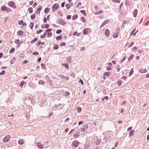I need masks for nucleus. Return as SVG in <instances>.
Here are the masks:
<instances>
[{"instance_id": "obj_17", "label": "nucleus", "mask_w": 149, "mask_h": 149, "mask_svg": "<svg viewBox=\"0 0 149 149\" xmlns=\"http://www.w3.org/2000/svg\"><path fill=\"white\" fill-rule=\"evenodd\" d=\"M139 72L141 73H146L147 71L146 69H141L140 70Z\"/></svg>"}, {"instance_id": "obj_51", "label": "nucleus", "mask_w": 149, "mask_h": 149, "mask_svg": "<svg viewBox=\"0 0 149 149\" xmlns=\"http://www.w3.org/2000/svg\"><path fill=\"white\" fill-rule=\"evenodd\" d=\"M81 19L82 21L83 22H85V20L84 17H82L81 18Z\"/></svg>"}, {"instance_id": "obj_37", "label": "nucleus", "mask_w": 149, "mask_h": 149, "mask_svg": "<svg viewBox=\"0 0 149 149\" xmlns=\"http://www.w3.org/2000/svg\"><path fill=\"white\" fill-rule=\"evenodd\" d=\"M134 44V42H131L130 44L129 45V46L128 47L129 48L131 46H132Z\"/></svg>"}, {"instance_id": "obj_1", "label": "nucleus", "mask_w": 149, "mask_h": 149, "mask_svg": "<svg viewBox=\"0 0 149 149\" xmlns=\"http://www.w3.org/2000/svg\"><path fill=\"white\" fill-rule=\"evenodd\" d=\"M10 136L9 135H8L5 136L3 139V141L5 143L8 142L10 139Z\"/></svg>"}, {"instance_id": "obj_36", "label": "nucleus", "mask_w": 149, "mask_h": 149, "mask_svg": "<svg viewBox=\"0 0 149 149\" xmlns=\"http://www.w3.org/2000/svg\"><path fill=\"white\" fill-rule=\"evenodd\" d=\"M80 13L85 16H86V14L85 13V11L84 10H81L80 11Z\"/></svg>"}, {"instance_id": "obj_7", "label": "nucleus", "mask_w": 149, "mask_h": 149, "mask_svg": "<svg viewBox=\"0 0 149 149\" xmlns=\"http://www.w3.org/2000/svg\"><path fill=\"white\" fill-rule=\"evenodd\" d=\"M138 10L136 9H135L133 12V14L134 17H135L137 15Z\"/></svg>"}, {"instance_id": "obj_9", "label": "nucleus", "mask_w": 149, "mask_h": 149, "mask_svg": "<svg viewBox=\"0 0 149 149\" xmlns=\"http://www.w3.org/2000/svg\"><path fill=\"white\" fill-rule=\"evenodd\" d=\"M105 36L108 37L109 35V31L108 29H106L105 31Z\"/></svg>"}, {"instance_id": "obj_57", "label": "nucleus", "mask_w": 149, "mask_h": 149, "mask_svg": "<svg viewBox=\"0 0 149 149\" xmlns=\"http://www.w3.org/2000/svg\"><path fill=\"white\" fill-rule=\"evenodd\" d=\"M19 39H17L15 40V42L16 44H17L19 42Z\"/></svg>"}, {"instance_id": "obj_4", "label": "nucleus", "mask_w": 149, "mask_h": 149, "mask_svg": "<svg viewBox=\"0 0 149 149\" xmlns=\"http://www.w3.org/2000/svg\"><path fill=\"white\" fill-rule=\"evenodd\" d=\"M1 10L3 11H6L7 12H9L10 11V8L6 6H2L1 8Z\"/></svg>"}, {"instance_id": "obj_25", "label": "nucleus", "mask_w": 149, "mask_h": 149, "mask_svg": "<svg viewBox=\"0 0 149 149\" xmlns=\"http://www.w3.org/2000/svg\"><path fill=\"white\" fill-rule=\"evenodd\" d=\"M49 11V8H47L45 9L44 10V12L45 13H47Z\"/></svg>"}, {"instance_id": "obj_35", "label": "nucleus", "mask_w": 149, "mask_h": 149, "mask_svg": "<svg viewBox=\"0 0 149 149\" xmlns=\"http://www.w3.org/2000/svg\"><path fill=\"white\" fill-rule=\"evenodd\" d=\"M38 40V38H35L31 42V43H32L34 42H36L37 41V40Z\"/></svg>"}, {"instance_id": "obj_60", "label": "nucleus", "mask_w": 149, "mask_h": 149, "mask_svg": "<svg viewBox=\"0 0 149 149\" xmlns=\"http://www.w3.org/2000/svg\"><path fill=\"white\" fill-rule=\"evenodd\" d=\"M71 18V15H68L67 17V19H70Z\"/></svg>"}, {"instance_id": "obj_32", "label": "nucleus", "mask_w": 149, "mask_h": 149, "mask_svg": "<svg viewBox=\"0 0 149 149\" xmlns=\"http://www.w3.org/2000/svg\"><path fill=\"white\" fill-rule=\"evenodd\" d=\"M33 23H31L29 24V26L30 27L31 29H32L33 28Z\"/></svg>"}, {"instance_id": "obj_54", "label": "nucleus", "mask_w": 149, "mask_h": 149, "mask_svg": "<svg viewBox=\"0 0 149 149\" xmlns=\"http://www.w3.org/2000/svg\"><path fill=\"white\" fill-rule=\"evenodd\" d=\"M33 54L34 55H37L38 54V52H33Z\"/></svg>"}, {"instance_id": "obj_33", "label": "nucleus", "mask_w": 149, "mask_h": 149, "mask_svg": "<svg viewBox=\"0 0 149 149\" xmlns=\"http://www.w3.org/2000/svg\"><path fill=\"white\" fill-rule=\"evenodd\" d=\"M52 35V33H49L47 34V37L48 38L51 37Z\"/></svg>"}, {"instance_id": "obj_43", "label": "nucleus", "mask_w": 149, "mask_h": 149, "mask_svg": "<svg viewBox=\"0 0 149 149\" xmlns=\"http://www.w3.org/2000/svg\"><path fill=\"white\" fill-rule=\"evenodd\" d=\"M122 84V82L121 81H117V84L119 86H120Z\"/></svg>"}, {"instance_id": "obj_11", "label": "nucleus", "mask_w": 149, "mask_h": 149, "mask_svg": "<svg viewBox=\"0 0 149 149\" xmlns=\"http://www.w3.org/2000/svg\"><path fill=\"white\" fill-rule=\"evenodd\" d=\"M109 22V20H105L103 23L100 26V27H102L103 26L105 25L106 24L108 23Z\"/></svg>"}, {"instance_id": "obj_50", "label": "nucleus", "mask_w": 149, "mask_h": 149, "mask_svg": "<svg viewBox=\"0 0 149 149\" xmlns=\"http://www.w3.org/2000/svg\"><path fill=\"white\" fill-rule=\"evenodd\" d=\"M23 21L22 20H21L18 22V24L19 25H21L23 23Z\"/></svg>"}, {"instance_id": "obj_21", "label": "nucleus", "mask_w": 149, "mask_h": 149, "mask_svg": "<svg viewBox=\"0 0 149 149\" xmlns=\"http://www.w3.org/2000/svg\"><path fill=\"white\" fill-rule=\"evenodd\" d=\"M134 132V130H131L129 133V135L130 136H132L133 135V134Z\"/></svg>"}, {"instance_id": "obj_20", "label": "nucleus", "mask_w": 149, "mask_h": 149, "mask_svg": "<svg viewBox=\"0 0 149 149\" xmlns=\"http://www.w3.org/2000/svg\"><path fill=\"white\" fill-rule=\"evenodd\" d=\"M41 10V6H40V7L38 8L36 11V14H39L40 13V11Z\"/></svg>"}, {"instance_id": "obj_48", "label": "nucleus", "mask_w": 149, "mask_h": 149, "mask_svg": "<svg viewBox=\"0 0 149 149\" xmlns=\"http://www.w3.org/2000/svg\"><path fill=\"white\" fill-rule=\"evenodd\" d=\"M133 56V54H132L131 56H130L129 58L128 59V61H130V60H131V59H132V58Z\"/></svg>"}, {"instance_id": "obj_16", "label": "nucleus", "mask_w": 149, "mask_h": 149, "mask_svg": "<svg viewBox=\"0 0 149 149\" xmlns=\"http://www.w3.org/2000/svg\"><path fill=\"white\" fill-rule=\"evenodd\" d=\"M62 65L67 70H68L69 67L67 63H62Z\"/></svg>"}, {"instance_id": "obj_63", "label": "nucleus", "mask_w": 149, "mask_h": 149, "mask_svg": "<svg viewBox=\"0 0 149 149\" xmlns=\"http://www.w3.org/2000/svg\"><path fill=\"white\" fill-rule=\"evenodd\" d=\"M122 79H124L125 80H126V77L125 76H123L122 77Z\"/></svg>"}, {"instance_id": "obj_41", "label": "nucleus", "mask_w": 149, "mask_h": 149, "mask_svg": "<svg viewBox=\"0 0 149 149\" xmlns=\"http://www.w3.org/2000/svg\"><path fill=\"white\" fill-rule=\"evenodd\" d=\"M15 50V49L14 48H12L10 51V53H12Z\"/></svg>"}, {"instance_id": "obj_27", "label": "nucleus", "mask_w": 149, "mask_h": 149, "mask_svg": "<svg viewBox=\"0 0 149 149\" xmlns=\"http://www.w3.org/2000/svg\"><path fill=\"white\" fill-rule=\"evenodd\" d=\"M30 13H31L33 12V9L31 7H29L28 9Z\"/></svg>"}, {"instance_id": "obj_13", "label": "nucleus", "mask_w": 149, "mask_h": 149, "mask_svg": "<svg viewBox=\"0 0 149 149\" xmlns=\"http://www.w3.org/2000/svg\"><path fill=\"white\" fill-rule=\"evenodd\" d=\"M83 149H90V147L88 144H85L84 146Z\"/></svg>"}, {"instance_id": "obj_2", "label": "nucleus", "mask_w": 149, "mask_h": 149, "mask_svg": "<svg viewBox=\"0 0 149 149\" xmlns=\"http://www.w3.org/2000/svg\"><path fill=\"white\" fill-rule=\"evenodd\" d=\"M90 29L89 28H86L85 29L83 30V34L84 35H86L90 32Z\"/></svg>"}, {"instance_id": "obj_28", "label": "nucleus", "mask_w": 149, "mask_h": 149, "mask_svg": "<svg viewBox=\"0 0 149 149\" xmlns=\"http://www.w3.org/2000/svg\"><path fill=\"white\" fill-rule=\"evenodd\" d=\"M133 68H132L131 69L130 71L129 74V76H131L133 74Z\"/></svg>"}, {"instance_id": "obj_47", "label": "nucleus", "mask_w": 149, "mask_h": 149, "mask_svg": "<svg viewBox=\"0 0 149 149\" xmlns=\"http://www.w3.org/2000/svg\"><path fill=\"white\" fill-rule=\"evenodd\" d=\"M62 32V31L61 30H58L56 31V33L57 34H59L61 33Z\"/></svg>"}, {"instance_id": "obj_44", "label": "nucleus", "mask_w": 149, "mask_h": 149, "mask_svg": "<svg viewBox=\"0 0 149 149\" xmlns=\"http://www.w3.org/2000/svg\"><path fill=\"white\" fill-rule=\"evenodd\" d=\"M109 72H105L104 74V76H108L109 75Z\"/></svg>"}, {"instance_id": "obj_46", "label": "nucleus", "mask_w": 149, "mask_h": 149, "mask_svg": "<svg viewBox=\"0 0 149 149\" xmlns=\"http://www.w3.org/2000/svg\"><path fill=\"white\" fill-rule=\"evenodd\" d=\"M88 125L87 124H85L83 126V127H84V128H85V129L86 130L88 128Z\"/></svg>"}, {"instance_id": "obj_58", "label": "nucleus", "mask_w": 149, "mask_h": 149, "mask_svg": "<svg viewBox=\"0 0 149 149\" xmlns=\"http://www.w3.org/2000/svg\"><path fill=\"white\" fill-rule=\"evenodd\" d=\"M149 24V21H147L145 24V26H147Z\"/></svg>"}, {"instance_id": "obj_26", "label": "nucleus", "mask_w": 149, "mask_h": 149, "mask_svg": "<svg viewBox=\"0 0 149 149\" xmlns=\"http://www.w3.org/2000/svg\"><path fill=\"white\" fill-rule=\"evenodd\" d=\"M113 2H115L117 3H119L120 2V1L119 0H111Z\"/></svg>"}, {"instance_id": "obj_34", "label": "nucleus", "mask_w": 149, "mask_h": 149, "mask_svg": "<svg viewBox=\"0 0 149 149\" xmlns=\"http://www.w3.org/2000/svg\"><path fill=\"white\" fill-rule=\"evenodd\" d=\"M58 48V46L57 45H54V49H57Z\"/></svg>"}, {"instance_id": "obj_6", "label": "nucleus", "mask_w": 149, "mask_h": 149, "mask_svg": "<svg viewBox=\"0 0 149 149\" xmlns=\"http://www.w3.org/2000/svg\"><path fill=\"white\" fill-rule=\"evenodd\" d=\"M58 7V4H56L53 5L52 7V9L53 11H54L56 9H57Z\"/></svg>"}, {"instance_id": "obj_30", "label": "nucleus", "mask_w": 149, "mask_h": 149, "mask_svg": "<svg viewBox=\"0 0 149 149\" xmlns=\"http://www.w3.org/2000/svg\"><path fill=\"white\" fill-rule=\"evenodd\" d=\"M62 36H57L56 38V39L57 40H60L62 39Z\"/></svg>"}, {"instance_id": "obj_64", "label": "nucleus", "mask_w": 149, "mask_h": 149, "mask_svg": "<svg viewBox=\"0 0 149 149\" xmlns=\"http://www.w3.org/2000/svg\"><path fill=\"white\" fill-rule=\"evenodd\" d=\"M79 81L81 83V84L82 85H83V81L81 79H79Z\"/></svg>"}, {"instance_id": "obj_3", "label": "nucleus", "mask_w": 149, "mask_h": 149, "mask_svg": "<svg viewBox=\"0 0 149 149\" xmlns=\"http://www.w3.org/2000/svg\"><path fill=\"white\" fill-rule=\"evenodd\" d=\"M8 6L14 8H16V7L14 4V2L12 1H10L8 3Z\"/></svg>"}, {"instance_id": "obj_59", "label": "nucleus", "mask_w": 149, "mask_h": 149, "mask_svg": "<svg viewBox=\"0 0 149 149\" xmlns=\"http://www.w3.org/2000/svg\"><path fill=\"white\" fill-rule=\"evenodd\" d=\"M65 45H66L65 43L64 42H62L61 44V46H64Z\"/></svg>"}, {"instance_id": "obj_12", "label": "nucleus", "mask_w": 149, "mask_h": 149, "mask_svg": "<svg viewBox=\"0 0 149 149\" xmlns=\"http://www.w3.org/2000/svg\"><path fill=\"white\" fill-rule=\"evenodd\" d=\"M59 23L62 25H64L66 24V22L63 20L60 19L59 21Z\"/></svg>"}, {"instance_id": "obj_49", "label": "nucleus", "mask_w": 149, "mask_h": 149, "mask_svg": "<svg viewBox=\"0 0 149 149\" xmlns=\"http://www.w3.org/2000/svg\"><path fill=\"white\" fill-rule=\"evenodd\" d=\"M106 90L105 89H103L102 90V93L103 94V95H104L106 93Z\"/></svg>"}, {"instance_id": "obj_8", "label": "nucleus", "mask_w": 149, "mask_h": 149, "mask_svg": "<svg viewBox=\"0 0 149 149\" xmlns=\"http://www.w3.org/2000/svg\"><path fill=\"white\" fill-rule=\"evenodd\" d=\"M136 29H134L131 32V36L133 35L134 36H135L136 35V33L138 31H136V32H135L136 31Z\"/></svg>"}, {"instance_id": "obj_53", "label": "nucleus", "mask_w": 149, "mask_h": 149, "mask_svg": "<svg viewBox=\"0 0 149 149\" xmlns=\"http://www.w3.org/2000/svg\"><path fill=\"white\" fill-rule=\"evenodd\" d=\"M49 25L48 24H46L45 25V28L46 29L48 28V27H49Z\"/></svg>"}, {"instance_id": "obj_23", "label": "nucleus", "mask_w": 149, "mask_h": 149, "mask_svg": "<svg viewBox=\"0 0 149 149\" xmlns=\"http://www.w3.org/2000/svg\"><path fill=\"white\" fill-rule=\"evenodd\" d=\"M81 110L82 109L80 107H78L77 109V111L78 113L80 112L81 111Z\"/></svg>"}, {"instance_id": "obj_55", "label": "nucleus", "mask_w": 149, "mask_h": 149, "mask_svg": "<svg viewBox=\"0 0 149 149\" xmlns=\"http://www.w3.org/2000/svg\"><path fill=\"white\" fill-rule=\"evenodd\" d=\"M52 29H47L46 30V33H47L48 32L51 31H52Z\"/></svg>"}, {"instance_id": "obj_24", "label": "nucleus", "mask_w": 149, "mask_h": 149, "mask_svg": "<svg viewBox=\"0 0 149 149\" xmlns=\"http://www.w3.org/2000/svg\"><path fill=\"white\" fill-rule=\"evenodd\" d=\"M15 58L14 57H13V59L10 60V63L11 64H13V63L15 61Z\"/></svg>"}, {"instance_id": "obj_56", "label": "nucleus", "mask_w": 149, "mask_h": 149, "mask_svg": "<svg viewBox=\"0 0 149 149\" xmlns=\"http://www.w3.org/2000/svg\"><path fill=\"white\" fill-rule=\"evenodd\" d=\"M42 30H40L39 31H37V34H39V33H40L42 32Z\"/></svg>"}, {"instance_id": "obj_18", "label": "nucleus", "mask_w": 149, "mask_h": 149, "mask_svg": "<svg viewBox=\"0 0 149 149\" xmlns=\"http://www.w3.org/2000/svg\"><path fill=\"white\" fill-rule=\"evenodd\" d=\"M24 32L21 31H19L18 32V34L19 36H22L23 35Z\"/></svg>"}, {"instance_id": "obj_38", "label": "nucleus", "mask_w": 149, "mask_h": 149, "mask_svg": "<svg viewBox=\"0 0 149 149\" xmlns=\"http://www.w3.org/2000/svg\"><path fill=\"white\" fill-rule=\"evenodd\" d=\"M116 69L117 71H118V72H119L120 69V66L119 65H118L116 67Z\"/></svg>"}, {"instance_id": "obj_42", "label": "nucleus", "mask_w": 149, "mask_h": 149, "mask_svg": "<svg viewBox=\"0 0 149 149\" xmlns=\"http://www.w3.org/2000/svg\"><path fill=\"white\" fill-rule=\"evenodd\" d=\"M24 84V81H22L19 84V86L20 87H22L23 86Z\"/></svg>"}, {"instance_id": "obj_5", "label": "nucleus", "mask_w": 149, "mask_h": 149, "mask_svg": "<svg viewBox=\"0 0 149 149\" xmlns=\"http://www.w3.org/2000/svg\"><path fill=\"white\" fill-rule=\"evenodd\" d=\"M79 143V142L78 141H74L72 143V145L74 148H76L78 146Z\"/></svg>"}, {"instance_id": "obj_22", "label": "nucleus", "mask_w": 149, "mask_h": 149, "mask_svg": "<svg viewBox=\"0 0 149 149\" xmlns=\"http://www.w3.org/2000/svg\"><path fill=\"white\" fill-rule=\"evenodd\" d=\"M103 11L102 10H100L99 11L95 13V15H99L100 14L102 13Z\"/></svg>"}, {"instance_id": "obj_14", "label": "nucleus", "mask_w": 149, "mask_h": 149, "mask_svg": "<svg viewBox=\"0 0 149 149\" xmlns=\"http://www.w3.org/2000/svg\"><path fill=\"white\" fill-rule=\"evenodd\" d=\"M18 143L20 145L23 144L24 143V141L22 139H21L18 141Z\"/></svg>"}, {"instance_id": "obj_40", "label": "nucleus", "mask_w": 149, "mask_h": 149, "mask_svg": "<svg viewBox=\"0 0 149 149\" xmlns=\"http://www.w3.org/2000/svg\"><path fill=\"white\" fill-rule=\"evenodd\" d=\"M44 82L42 80H40L39 81V84H41L43 85L44 84Z\"/></svg>"}, {"instance_id": "obj_39", "label": "nucleus", "mask_w": 149, "mask_h": 149, "mask_svg": "<svg viewBox=\"0 0 149 149\" xmlns=\"http://www.w3.org/2000/svg\"><path fill=\"white\" fill-rule=\"evenodd\" d=\"M86 130L85 129V128H81L80 129V131L82 132H84Z\"/></svg>"}, {"instance_id": "obj_19", "label": "nucleus", "mask_w": 149, "mask_h": 149, "mask_svg": "<svg viewBox=\"0 0 149 149\" xmlns=\"http://www.w3.org/2000/svg\"><path fill=\"white\" fill-rule=\"evenodd\" d=\"M60 76L61 77V78L62 79H65L67 80H68V79H69V78L68 77H67V76H63V75H60Z\"/></svg>"}, {"instance_id": "obj_45", "label": "nucleus", "mask_w": 149, "mask_h": 149, "mask_svg": "<svg viewBox=\"0 0 149 149\" xmlns=\"http://www.w3.org/2000/svg\"><path fill=\"white\" fill-rule=\"evenodd\" d=\"M41 66L42 68L43 69H45L46 67L44 64H41Z\"/></svg>"}, {"instance_id": "obj_62", "label": "nucleus", "mask_w": 149, "mask_h": 149, "mask_svg": "<svg viewBox=\"0 0 149 149\" xmlns=\"http://www.w3.org/2000/svg\"><path fill=\"white\" fill-rule=\"evenodd\" d=\"M137 49V47H134L132 49V50L133 51H135Z\"/></svg>"}, {"instance_id": "obj_10", "label": "nucleus", "mask_w": 149, "mask_h": 149, "mask_svg": "<svg viewBox=\"0 0 149 149\" xmlns=\"http://www.w3.org/2000/svg\"><path fill=\"white\" fill-rule=\"evenodd\" d=\"M37 146L38 148H42L43 147V145L40 143L38 142L37 143Z\"/></svg>"}, {"instance_id": "obj_29", "label": "nucleus", "mask_w": 149, "mask_h": 149, "mask_svg": "<svg viewBox=\"0 0 149 149\" xmlns=\"http://www.w3.org/2000/svg\"><path fill=\"white\" fill-rule=\"evenodd\" d=\"M77 17H78L77 15H73L72 17V19L73 20H75L76 19H77Z\"/></svg>"}, {"instance_id": "obj_61", "label": "nucleus", "mask_w": 149, "mask_h": 149, "mask_svg": "<svg viewBox=\"0 0 149 149\" xmlns=\"http://www.w3.org/2000/svg\"><path fill=\"white\" fill-rule=\"evenodd\" d=\"M5 71L3 70L0 73V75H3L5 74Z\"/></svg>"}, {"instance_id": "obj_52", "label": "nucleus", "mask_w": 149, "mask_h": 149, "mask_svg": "<svg viewBox=\"0 0 149 149\" xmlns=\"http://www.w3.org/2000/svg\"><path fill=\"white\" fill-rule=\"evenodd\" d=\"M65 7L67 8V9H69L70 8V6L69 4H67L65 5Z\"/></svg>"}, {"instance_id": "obj_15", "label": "nucleus", "mask_w": 149, "mask_h": 149, "mask_svg": "<svg viewBox=\"0 0 149 149\" xmlns=\"http://www.w3.org/2000/svg\"><path fill=\"white\" fill-rule=\"evenodd\" d=\"M118 36V32H116L114 33L113 35V37L114 38H116Z\"/></svg>"}, {"instance_id": "obj_31", "label": "nucleus", "mask_w": 149, "mask_h": 149, "mask_svg": "<svg viewBox=\"0 0 149 149\" xmlns=\"http://www.w3.org/2000/svg\"><path fill=\"white\" fill-rule=\"evenodd\" d=\"M35 16H36L35 14L31 15V19H34L35 18Z\"/></svg>"}]
</instances>
